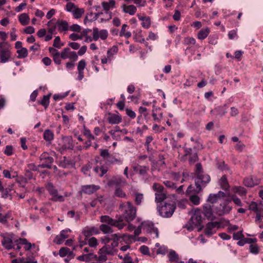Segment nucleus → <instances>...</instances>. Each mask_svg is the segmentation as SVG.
Returning a JSON list of instances; mask_svg holds the SVG:
<instances>
[{
	"label": "nucleus",
	"instance_id": "f257e3e1",
	"mask_svg": "<svg viewBox=\"0 0 263 263\" xmlns=\"http://www.w3.org/2000/svg\"><path fill=\"white\" fill-rule=\"evenodd\" d=\"M119 211L121 213V215L119 216L123 217V222H125V220L127 222H130L136 218V208L129 201L120 203L119 206Z\"/></svg>",
	"mask_w": 263,
	"mask_h": 263
},
{
	"label": "nucleus",
	"instance_id": "f03ea898",
	"mask_svg": "<svg viewBox=\"0 0 263 263\" xmlns=\"http://www.w3.org/2000/svg\"><path fill=\"white\" fill-rule=\"evenodd\" d=\"M176 208V203L173 201H165L163 205L159 204L157 205V210L159 214L165 218L171 217L173 215Z\"/></svg>",
	"mask_w": 263,
	"mask_h": 263
},
{
	"label": "nucleus",
	"instance_id": "7ed1b4c3",
	"mask_svg": "<svg viewBox=\"0 0 263 263\" xmlns=\"http://www.w3.org/2000/svg\"><path fill=\"white\" fill-rule=\"evenodd\" d=\"M116 219H113L108 215H103L100 217V221L107 223L111 227H117L119 230H122L126 226L125 222H123V217L116 215Z\"/></svg>",
	"mask_w": 263,
	"mask_h": 263
},
{
	"label": "nucleus",
	"instance_id": "20e7f679",
	"mask_svg": "<svg viewBox=\"0 0 263 263\" xmlns=\"http://www.w3.org/2000/svg\"><path fill=\"white\" fill-rule=\"evenodd\" d=\"M12 58L10 45L7 42L0 43V63H6Z\"/></svg>",
	"mask_w": 263,
	"mask_h": 263
},
{
	"label": "nucleus",
	"instance_id": "39448f33",
	"mask_svg": "<svg viewBox=\"0 0 263 263\" xmlns=\"http://www.w3.org/2000/svg\"><path fill=\"white\" fill-rule=\"evenodd\" d=\"M202 221V212L200 210L197 209L194 211L193 215L185 225V228L188 230H193L195 227L200 225Z\"/></svg>",
	"mask_w": 263,
	"mask_h": 263
},
{
	"label": "nucleus",
	"instance_id": "423d86ee",
	"mask_svg": "<svg viewBox=\"0 0 263 263\" xmlns=\"http://www.w3.org/2000/svg\"><path fill=\"white\" fill-rule=\"evenodd\" d=\"M210 181V177L208 175L197 174V177L195 179L196 186V192L199 193Z\"/></svg>",
	"mask_w": 263,
	"mask_h": 263
},
{
	"label": "nucleus",
	"instance_id": "0eeeda50",
	"mask_svg": "<svg viewBox=\"0 0 263 263\" xmlns=\"http://www.w3.org/2000/svg\"><path fill=\"white\" fill-rule=\"evenodd\" d=\"M42 163L39 166L41 168H51V164L53 162V158L47 153H43L40 157Z\"/></svg>",
	"mask_w": 263,
	"mask_h": 263
},
{
	"label": "nucleus",
	"instance_id": "6e6552de",
	"mask_svg": "<svg viewBox=\"0 0 263 263\" xmlns=\"http://www.w3.org/2000/svg\"><path fill=\"white\" fill-rule=\"evenodd\" d=\"M46 189L50 195L52 196V200L53 201H62L64 200L63 196L58 194V190L53 186L52 183H48L46 185Z\"/></svg>",
	"mask_w": 263,
	"mask_h": 263
},
{
	"label": "nucleus",
	"instance_id": "1a4fd4ad",
	"mask_svg": "<svg viewBox=\"0 0 263 263\" xmlns=\"http://www.w3.org/2000/svg\"><path fill=\"white\" fill-rule=\"evenodd\" d=\"M61 57L63 59H69L73 62L76 61L78 58L76 52L71 51L69 48H64L61 52Z\"/></svg>",
	"mask_w": 263,
	"mask_h": 263
},
{
	"label": "nucleus",
	"instance_id": "9d476101",
	"mask_svg": "<svg viewBox=\"0 0 263 263\" xmlns=\"http://www.w3.org/2000/svg\"><path fill=\"white\" fill-rule=\"evenodd\" d=\"M249 210L256 213V221H260L263 218L262 209L256 202L252 201L249 206Z\"/></svg>",
	"mask_w": 263,
	"mask_h": 263
},
{
	"label": "nucleus",
	"instance_id": "9b49d317",
	"mask_svg": "<svg viewBox=\"0 0 263 263\" xmlns=\"http://www.w3.org/2000/svg\"><path fill=\"white\" fill-rule=\"evenodd\" d=\"M141 226L146 232L149 233H154L155 234L156 237H158V230L154 227L153 222L151 221H144L141 223Z\"/></svg>",
	"mask_w": 263,
	"mask_h": 263
},
{
	"label": "nucleus",
	"instance_id": "f8f14e48",
	"mask_svg": "<svg viewBox=\"0 0 263 263\" xmlns=\"http://www.w3.org/2000/svg\"><path fill=\"white\" fill-rule=\"evenodd\" d=\"M219 227V222L217 221L208 222L204 229V233L206 236L210 237L216 232L215 228Z\"/></svg>",
	"mask_w": 263,
	"mask_h": 263
},
{
	"label": "nucleus",
	"instance_id": "ddd939ff",
	"mask_svg": "<svg viewBox=\"0 0 263 263\" xmlns=\"http://www.w3.org/2000/svg\"><path fill=\"white\" fill-rule=\"evenodd\" d=\"M126 183V181L121 176H116L112 177L108 182L107 185L109 186L119 185H124Z\"/></svg>",
	"mask_w": 263,
	"mask_h": 263
},
{
	"label": "nucleus",
	"instance_id": "4468645a",
	"mask_svg": "<svg viewBox=\"0 0 263 263\" xmlns=\"http://www.w3.org/2000/svg\"><path fill=\"white\" fill-rule=\"evenodd\" d=\"M3 240L2 243L3 246L7 250L14 248L12 237L9 235L2 234Z\"/></svg>",
	"mask_w": 263,
	"mask_h": 263
},
{
	"label": "nucleus",
	"instance_id": "2eb2a0df",
	"mask_svg": "<svg viewBox=\"0 0 263 263\" xmlns=\"http://www.w3.org/2000/svg\"><path fill=\"white\" fill-rule=\"evenodd\" d=\"M108 36V32L106 30L99 31L97 28H93V40L97 41L99 37L102 40H105Z\"/></svg>",
	"mask_w": 263,
	"mask_h": 263
},
{
	"label": "nucleus",
	"instance_id": "dca6fc26",
	"mask_svg": "<svg viewBox=\"0 0 263 263\" xmlns=\"http://www.w3.org/2000/svg\"><path fill=\"white\" fill-rule=\"evenodd\" d=\"M100 189V186L94 184L82 186L81 192L86 194H92Z\"/></svg>",
	"mask_w": 263,
	"mask_h": 263
},
{
	"label": "nucleus",
	"instance_id": "f3484780",
	"mask_svg": "<svg viewBox=\"0 0 263 263\" xmlns=\"http://www.w3.org/2000/svg\"><path fill=\"white\" fill-rule=\"evenodd\" d=\"M232 210V206L229 205L226 202L221 203L217 208V212L219 215H223L228 214Z\"/></svg>",
	"mask_w": 263,
	"mask_h": 263
},
{
	"label": "nucleus",
	"instance_id": "a211bd4d",
	"mask_svg": "<svg viewBox=\"0 0 263 263\" xmlns=\"http://www.w3.org/2000/svg\"><path fill=\"white\" fill-rule=\"evenodd\" d=\"M107 120L111 124H117L121 122L122 117L118 114L109 113Z\"/></svg>",
	"mask_w": 263,
	"mask_h": 263
},
{
	"label": "nucleus",
	"instance_id": "6ab92c4d",
	"mask_svg": "<svg viewBox=\"0 0 263 263\" xmlns=\"http://www.w3.org/2000/svg\"><path fill=\"white\" fill-rule=\"evenodd\" d=\"M260 183V180L258 179H253L252 177H246L243 180V184L247 187H253L257 185Z\"/></svg>",
	"mask_w": 263,
	"mask_h": 263
},
{
	"label": "nucleus",
	"instance_id": "aec40b11",
	"mask_svg": "<svg viewBox=\"0 0 263 263\" xmlns=\"http://www.w3.org/2000/svg\"><path fill=\"white\" fill-rule=\"evenodd\" d=\"M83 234L86 237L97 234L99 233L98 230L95 227H86L83 231Z\"/></svg>",
	"mask_w": 263,
	"mask_h": 263
},
{
	"label": "nucleus",
	"instance_id": "412c9836",
	"mask_svg": "<svg viewBox=\"0 0 263 263\" xmlns=\"http://www.w3.org/2000/svg\"><path fill=\"white\" fill-rule=\"evenodd\" d=\"M123 11L124 13H128L131 15H134L137 11V8L134 5H123L122 6Z\"/></svg>",
	"mask_w": 263,
	"mask_h": 263
},
{
	"label": "nucleus",
	"instance_id": "4be33fe9",
	"mask_svg": "<svg viewBox=\"0 0 263 263\" xmlns=\"http://www.w3.org/2000/svg\"><path fill=\"white\" fill-rule=\"evenodd\" d=\"M56 27L60 32L66 31L68 30V24L66 21L59 20L56 23Z\"/></svg>",
	"mask_w": 263,
	"mask_h": 263
},
{
	"label": "nucleus",
	"instance_id": "5701e85b",
	"mask_svg": "<svg viewBox=\"0 0 263 263\" xmlns=\"http://www.w3.org/2000/svg\"><path fill=\"white\" fill-rule=\"evenodd\" d=\"M116 2L114 0H109L108 2H104L102 3V7L104 10L108 13V11L115 7Z\"/></svg>",
	"mask_w": 263,
	"mask_h": 263
},
{
	"label": "nucleus",
	"instance_id": "b1692460",
	"mask_svg": "<svg viewBox=\"0 0 263 263\" xmlns=\"http://www.w3.org/2000/svg\"><path fill=\"white\" fill-rule=\"evenodd\" d=\"M134 170L142 176H144L149 171V167L147 166H136L134 167Z\"/></svg>",
	"mask_w": 263,
	"mask_h": 263
},
{
	"label": "nucleus",
	"instance_id": "393cba45",
	"mask_svg": "<svg viewBox=\"0 0 263 263\" xmlns=\"http://www.w3.org/2000/svg\"><path fill=\"white\" fill-rule=\"evenodd\" d=\"M64 146L66 148L72 149L73 148V140L71 136H67L63 138Z\"/></svg>",
	"mask_w": 263,
	"mask_h": 263
},
{
	"label": "nucleus",
	"instance_id": "a878e982",
	"mask_svg": "<svg viewBox=\"0 0 263 263\" xmlns=\"http://www.w3.org/2000/svg\"><path fill=\"white\" fill-rule=\"evenodd\" d=\"M18 21L22 25L25 26L29 24L30 18L27 13H23L19 15Z\"/></svg>",
	"mask_w": 263,
	"mask_h": 263
},
{
	"label": "nucleus",
	"instance_id": "bb28decb",
	"mask_svg": "<svg viewBox=\"0 0 263 263\" xmlns=\"http://www.w3.org/2000/svg\"><path fill=\"white\" fill-rule=\"evenodd\" d=\"M203 209L204 216L208 219L211 218L213 216V211L211 205L206 204Z\"/></svg>",
	"mask_w": 263,
	"mask_h": 263
},
{
	"label": "nucleus",
	"instance_id": "cd10ccee",
	"mask_svg": "<svg viewBox=\"0 0 263 263\" xmlns=\"http://www.w3.org/2000/svg\"><path fill=\"white\" fill-rule=\"evenodd\" d=\"M219 184L221 188L224 190H228L230 187L226 175H223L221 177Z\"/></svg>",
	"mask_w": 263,
	"mask_h": 263
},
{
	"label": "nucleus",
	"instance_id": "c85d7f7f",
	"mask_svg": "<svg viewBox=\"0 0 263 263\" xmlns=\"http://www.w3.org/2000/svg\"><path fill=\"white\" fill-rule=\"evenodd\" d=\"M121 236L117 234H111L109 236L105 237L103 239L104 242L106 243H108L109 241L112 240V241H119Z\"/></svg>",
	"mask_w": 263,
	"mask_h": 263
},
{
	"label": "nucleus",
	"instance_id": "c756f323",
	"mask_svg": "<svg viewBox=\"0 0 263 263\" xmlns=\"http://www.w3.org/2000/svg\"><path fill=\"white\" fill-rule=\"evenodd\" d=\"M106 163L108 164H121L122 161L121 159H117L112 155H110L106 160Z\"/></svg>",
	"mask_w": 263,
	"mask_h": 263
},
{
	"label": "nucleus",
	"instance_id": "7c9ffc66",
	"mask_svg": "<svg viewBox=\"0 0 263 263\" xmlns=\"http://www.w3.org/2000/svg\"><path fill=\"white\" fill-rule=\"evenodd\" d=\"M169 260L171 262H178L179 260V256L175 251L172 250L167 255Z\"/></svg>",
	"mask_w": 263,
	"mask_h": 263
},
{
	"label": "nucleus",
	"instance_id": "2f4dec72",
	"mask_svg": "<svg viewBox=\"0 0 263 263\" xmlns=\"http://www.w3.org/2000/svg\"><path fill=\"white\" fill-rule=\"evenodd\" d=\"M166 196L163 192L155 193V201L157 203H160V204H161V202L166 199Z\"/></svg>",
	"mask_w": 263,
	"mask_h": 263
},
{
	"label": "nucleus",
	"instance_id": "473e14b6",
	"mask_svg": "<svg viewBox=\"0 0 263 263\" xmlns=\"http://www.w3.org/2000/svg\"><path fill=\"white\" fill-rule=\"evenodd\" d=\"M54 134L53 133L49 130L46 129L44 133V139L46 141H51L53 139Z\"/></svg>",
	"mask_w": 263,
	"mask_h": 263
},
{
	"label": "nucleus",
	"instance_id": "72a5a7b5",
	"mask_svg": "<svg viewBox=\"0 0 263 263\" xmlns=\"http://www.w3.org/2000/svg\"><path fill=\"white\" fill-rule=\"evenodd\" d=\"M139 19L142 21V26L145 28H148L151 24V20L149 17H139Z\"/></svg>",
	"mask_w": 263,
	"mask_h": 263
},
{
	"label": "nucleus",
	"instance_id": "f704fd0d",
	"mask_svg": "<svg viewBox=\"0 0 263 263\" xmlns=\"http://www.w3.org/2000/svg\"><path fill=\"white\" fill-rule=\"evenodd\" d=\"M118 50V47L115 46H112L111 48L108 50L107 57H108L109 61H111L112 60L114 55L117 53Z\"/></svg>",
	"mask_w": 263,
	"mask_h": 263
},
{
	"label": "nucleus",
	"instance_id": "c9c22d12",
	"mask_svg": "<svg viewBox=\"0 0 263 263\" xmlns=\"http://www.w3.org/2000/svg\"><path fill=\"white\" fill-rule=\"evenodd\" d=\"M209 32L210 30L209 28L202 29L198 32L197 35L198 38L200 40H203L208 36Z\"/></svg>",
	"mask_w": 263,
	"mask_h": 263
},
{
	"label": "nucleus",
	"instance_id": "e433bc0d",
	"mask_svg": "<svg viewBox=\"0 0 263 263\" xmlns=\"http://www.w3.org/2000/svg\"><path fill=\"white\" fill-rule=\"evenodd\" d=\"M233 191L241 196L245 195L247 193V190L243 187L240 186H235Z\"/></svg>",
	"mask_w": 263,
	"mask_h": 263
},
{
	"label": "nucleus",
	"instance_id": "4c0bfd02",
	"mask_svg": "<svg viewBox=\"0 0 263 263\" xmlns=\"http://www.w3.org/2000/svg\"><path fill=\"white\" fill-rule=\"evenodd\" d=\"M100 230L105 234L111 233L113 232L111 226L106 224H102L100 226Z\"/></svg>",
	"mask_w": 263,
	"mask_h": 263
},
{
	"label": "nucleus",
	"instance_id": "58836bf2",
	"mask_svg": "<svg viewBox=\"0 0 263 263\" xmlns=\"http://www.w3.org/2000/svg\"><path fill=\"white\" fill-rule=\"evenodd\" d=\"M126 24H123L122 26L121 30L120 32V35L121 36H123L125 37L126 39H128L131 36V33L128 31H126V28L127 27Z\"/></svg>",
	"mask_w": 263,
	"mask_h": 263
},
{
	"label": "nucleus",
	"instance_id": "ea45409f",
	"mask_svg": "<svg viewBox=\"0 0 263 263\" xmlns=\"http://www.w3.org/2000/svg\"><path fill=\"white\" fill-rule=\"evenodd\" d=\"M17 53L18 54V58L20 59L25 58L28 55V50L26 48H21L17 50Z\"/></svg>",
	"mask_w": 263,
	"mask_h": 263
},
{
	"label": "nucleus",
	"instance_id": "a19ab883",
	"mask_svg": "<svg viewBox=\"0 0 263 263\" xmlns=\"http://www.w3.org/2000/svg\"><path fill=\"white\" fill-rule=\"evenodd\" d=\"M99 255L98 256L97 255H92V258H95L96 260H98L100 262L105 261L107 260V256L106 254L103 252L100 253V251H99Z\"/></svg>",
	"mask_w": 263,
	"mask_h": 263
},
{
	"label": "nucleus",
	"instance_id": "79ce46f5",
	"mask_svg": "<svg viewBox=\"0 0 263 263\" xmlns=\"http://www.w3.org/2000/svg\"><path fill=\"white\" fill-rule=\"evenodd\" d=\"M115 195L116 196L120 198H126V195L123 191L119 186L116 187L115 191Z\"/></svg>",
	"mask_w": 263,
	"mask_h": 263
},
{
	"label": "nucleus",
	"instance_id": "37998d69",
	"mask_svg": "<svg viewBox=\"0 0 263 263\" xmlns=\"http://www.w3.org/2000/svg\"><path fill=\"white\" fill-rule=\"evenodd\" d=\"M83 135L87 138V139L91 140H94L95 137L91 134L90 130L87 129L85 125L83 126Z\"/></svg>",
	"mask_w": 263,
	"mask_h": 263
},
{
	"label": "nucleus",
	"instance_id": "c03bdc74",
	"mask_svg": "<svg viewBox=\"0 0 263 263\" xmlns=\"http://www.w3.org/2000/svg\"><path fill=\"white\" fill-rule=\"evenodd\" d=\"M49 95L44 96L43 99L40 102V104L44 106L45 108H47L49 105Z\"/></svg>",
	"mask_w": 263,
	"mask_h": 263
},
{
	"label": "nucleus",
	"instance_id": "a18cd8bd",
	"mask_svg": "<svg viewBox=\"0 0 263 263\" xmlns=\"http://www.w3.org/2000/svg\"><path fill=\"white\" fill-rule=\"evenodd\" d=\"M84 13V10L82 8H77L76 10L72 13V14L74 18H80L82 14Z\"/></svg>",
	"mask_w": 263,
	"mask_h": 263
},
{
	"label": "nucleus",
	"instance_id": "49530a36",
	"mask_svg": "<svg viewBox=\"0 0 263 263\" xmlns=\"http://www.w3.org/2000/svg\"><path fill=\"white\" fill-rule=\"evenodd\" d=\"M93 254L89 253L88 254H84L81 256H79L77 257V259L81 261H89L91 258H92Z\"/></svg>",
	"mask_w": 263,
	"mask_h": 263
},
{
	"label": "nucleus",
	"instance_id": "de8ad7c7",
	"mask_svg": "<svg viewBox=\"0 0 263 263\" xmlns=\"http://www.w3.org/2000/svg\"><path fill=\"white\" fill-rule=\"evenodd\" d=\"M217 167L221 171L228 170L229 167L223 161H219L217 163Z\"/></svg>",
	"mask_w": 263,
	"mask_h": 263
},
{
	"label": "nucleus",
	"instance_id": "09e8293b",
	"mask_svg": "<svg viewBox=\"0 0 263 263\" xmlns=\"http://www.w3.org/2000/svg\"><path fill=\"white\" fill-rule=\"evenodd\" d=\"M77 7L71 2H69L66 6V9L67 11L70 12L72 13L76 10Z\"/></svg>",
	"mask_w": 263,
	"mask_h": 263
},
{
	"label": "nucleus",
	"instance_id": "8fccbe9b",
	"mask_svg": "<svg viewBox=\"0 0 263 263\" xmlns=\"http://www.w3.org/2000/svg\"><path fill=\"white\" fill-rule=\"evenodd\" d=\"M64 44L61 42L60 37L59 36H56L53 41V46L55 48H60Z\"/></svg>",
	"mask_w": 263,
	"mask_h": 263
},
{
	"label": "nucleus",
	"instance_id": "3c124183",
	"mask_svg": "<svg viewBox=\"0 0 263 263\" xmlns=\"http://www.w3.org/2000/svg\"><path fill=\"white\" fill-rule=\"evenodd\" d=\"M69 249L67 247L61 248L59 252L60 256L64 257L69 254Z\"/></svg>",
	"mask_w": 263,
	"mask_h": 263
},
{
	"label": "nucleus",
	"instance_id": "603ef678",
	"mask_svg": "<svg viewBox=\"0 0 263 263\" xmlns=\"http://www.w3.org/2000/svg\"><path fill=\"white\" fill-rule=\"evenodd\" d=\"M190 200L195 205H198L200 203V198L196 195H191Z\"/></svg>",
	"mask_w": 263,
	"mask_h": 263
},
{
	"label": "nucleus",
	"instance_id": "864d4df0",
	"mask_svg": "<svg viewBox=\"0 0 263 263\" xmlns=\"http://www.w3.org/2000/svg\"><path fill=\"white\" fill-rule=\"evenodd\" d=\"M143 199V195L140 193H136L135 194V201L137 205H140L142 202V200Z\"/></svg>",
	"mask_w": 263,
	"mask_h": 263
},
{
	"label": "nucleus",
	"instance_id": "5fc2aeb1",
	"mask_svg": "<svg viewBox=\"0 0 263 263\" xmlns=\"http://www.w3.org/2000/svg\"><path fill=\"white\" fill-rule=\"evenodd\" d=\"M153 189L155 191H156L157 193H161V192L163 191V186L160 184L157 183H154L153 185Z\"/></svg>",
	"mask_w": 263,
	"mask_h": 263
},
{
	"label": "nucleus",
	"instance_id": "6e6d98bb",
	"mask_svg": "<svg viewBox=\"0 0 263 263\" xmlns=\"http://www.w3.org/2000/svg\"><path fill=\"white\" fill-rule=\"evenodd\" d=\"M10 190H8L7 189H6L1 191L2 194V197L4 199L9 198L10 199H12L11 195L9 194V191Z\"/></svg>",
	"mask_w": 263,
	"mask_h": 263
},
{
	"label": "nucleus",
	"instance_id": "4d7b16f0",
	"mask_svg": "<svg viewBox=\"0 0 263 263\" xmlns=\"http://www.w3.org/2000/svg\"><path fill=\"white\" fill-rule=\"evenodd\" d=\"M196 43V41L194 38L186 37H185L183 40V43L184 45H194Z\"/></svg>",
	"mask_w": 263,
	"mask_h": 263
},
{
	"label": "nucleus",
	"instance_id": "13d9d810",
	"mask_svg": "<svg viewBox=\"0 0 263 263\" xmlns=\"http://www.w3.org/2000/svg\"><path fill=\"white\" fill-rule=\"evenodd\" d=\"M218 200L216 195L214 194H210L208 198V201L211 203H216Z\"/></svg>",
	"mask_w": 263,
	"mask_h": 263
},
{
	"label": "nucleus",
	"instance_id": "bf43d9fd",
	"mask_svg": "<svg viewBox=\"0 0 263 263\" xmlns=\"http://www.w3.org/2000/svg\"><path fill=\"white\" fill-rule=\"evenodd\" d=\"M104 253L106 254H111L112 253V249L110 247H108L106 246H103L100 250V253Z\"/></svg>",
	"mask_w": 263,
	"mask_h": 263
},
{
	"label": "nucleus",
	"instance_id": "052dcab7",
	"mask_svg": "<svg viewBox=\"0 0 263 263\" xmlns=\"http://www.w3.org/2000/svg\"><path fill=\"white\" fill-rule=\"evenodd\" d=\"M164 184L168 188L174 190L176 188V184L169 180H165L163 181Z\"/></svg>",
	"mask_w": 263,
	"mask_h": 263
},
{
	"label": "nucleus",
	"instance_id": "680f3d73",
	"mask_svg": "<svg viewBox=\"0 0 263 263\" xmlns=\"http://www.w3.org/2000/svg\"><path fill=\"white\" fill-rule=\"evenodd\" d=\"M109 133L114 139L116 140H120L121 139V134L118 133L117 131H109Z\"/></svg>",
	"mask_w": 263,
	"mask_h": 263
},
{
	"label": "nucleus",
	"instance_id": "e2e57ef3",
	"mask_svg": "<svg viewBox=\"0 0 263 263\" xmlns=\"http://www.w3.org/2000/svg\"><path fill=\"white\" fill-rule=\"evenodd\" d=\"M231 200L237 206H242V204L240 199L238 198L236 195H232L231 197Z\"/></svg>",
	"mask_w": 263,
	"mask_h": 263
},
{
	"label": "nucleus",
	"instance_id": "0e129e2a",
	"mask_svg": "<svg viewBox=\"0 0 263 263\" xmlns=\"http://www.w3.org/2000/svg\"><path fill=\"white\" fill-rule=\"evenodd\" d=\"M86 67V62L84 60H81L79 61L78 65V70L83 71V70L85 69Z\"/></svg>",
	"mask_w": 263,
	"mask_h": 263
},
{
	"label": "nucleus",
	"instance_id": "69168bd1",
	"mask_svg": "<svg viewBox=\"0 0 263 263\" xmlns=\"http://www.w3.org/2000/svg\"><path fill=\"white\" fill-rule=\"evenodd\" d=\"M88 243L90 247H95L98 245V241L95 237H91L88 240Z\"/></svg>",
	"mask_w": 263,
	"mask_h": 263
},
{
	"label": "nucleus",
	"instance_id": "338daca9",
	"mask_svg": "<svg viewBox=\"0 0 263 263\" xmlns=\"http://www.w3.org/2000/svg\"><path fill=\"white\" fill-rule=\"evenodd\" d=\"M244 237V236L242 234V231H238L236 233H234L233 235V238L234 240H239Z\"/></svg>",
	"mask_w": 263,
	"mask_h": 263
},
{
	"label": "nucleus",
	"instance_id": "774afa93",
	"mask_svg": "<svg viewBox=\"0 0 263 263\" xmlns=\"http://www.w3.org/2000/svg\"><path fill=\"white\" fill-rule=\"evenodd\" d=\"M198 159V155L197 153H194L190 155V157L189 158V161L190 163L193 164L196 162Z\"/></svg>",
	"mask_w": 263,
	"mask_h": 263
}]
</instances>
